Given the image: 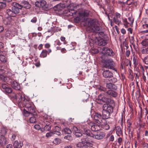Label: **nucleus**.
Instances as JSON below:
<instances>
[{
	"label": "nucleus",
	"mask_w": 148,
	"mask_h": 148,
	"mask_svg": "<svg viewBox=\"0 0 148 148\" xmlns=\"http://www.w3.org/2000/svg\"><path fill=\"white\" fill-rule=\"evenodd\" d=\"M141 58L143 62H144L146 64H148V56L144 57L143 58L141 57Z\"/></svg>",
	"instance_id": "39"
},
{
	"label": "nucleus",
	"mask_w": 148,
	"mask_h": 148,
	"mask_svg": "<svg viewBox=\"0 0 148 148\" xmlns=\"http://www.w3.org/2000/svg\"><path fill=\"white\" fill-rule=\"evenodd\" d=\"M121 33L124 34L126 33V31L125 29L123 28H122L121 29Z\"/></svg>",
	"instance_id": "60"
},
{
	"label": "nucleus",
	"mask_w": 148,
	"mask_h": 148,
	"mask_svg": "<svg viewBox=\"0 0 148 148\" xmlns=\"http://www.w3.org/2000/svg\"><path fill=\"white\" fill-rule=\"evenodd\" d=\"M102 65L103 67L114 70L115 64L113 60L108 58H103L102 57Z\"/></svg>",
	"instance_id": "5"
},
{
	"label": "nucleus",
	"mask_w": 148,
	"mask_h": 148,
	"mask_svg": "<svg viewBox=\"0 0 148 148\" xmlns=\"http://www.w3.org/2000/svg\"><path fill=\"white\" fill-rule=\"evenodd\" d=\"M47 51L45 50H43L40 54V57L42 58H45L47 56Z\"/></svg>",
	"instance_id": "31"
},
{
	"label": "nucleus",
	"mask_w": 148,
	"mask_h": 148,
	"mask_svg": "<svg viewBox=\"0 0 148 148\" xmlns=\"http://www.w3.org/2000/svg\"><path fill=\"white\" fill-rule=\"evenodd\" d=\"M1 90L6 94L11 93L12 91V89L6 84H2L1 85Z\"/></svg>",
	"instance_id": "9"
},
{
	"label": "nucleus",
	"mask_w": 148,
	"mask_h": 148,
	"mask_svg": "<svg viewBox=\"0 0 148 148\" xmlns=\"http://www.w3.org/2000/svg\"><path fill=\"white\" fill-rule=\"evenodd\" d=\"M11 17H8V18H6L3 20V23L6 25H10L11 24Z\"/></svg>",
	"instance_id": "29"
},
{
	"label": "nucleus",
	"mask_w": 148,
	"mask_h": 148,
	"mask_svg": "<svg viewBox=\"0 0 148 148\" xmlns=\"http://www.w3.org/2000/svg\"><path fill=\"white\" fill-rule=\"evenodd\" d=\"M114 54V53L111 49L107 47H102V56L113 57Z\"/></svg>",
	"instance_id": "7"
},
{
	"label": "nucleus",
	"mask_w": 148,
	"mask_h": 148,
	"mask_svg": "<svg viewBox=\"0 0 148 148\" xmlns=\"http://www.w3.org/2000/svg\"><path fill=\"white\" fill-rule=\"evenodd\" d=\"M102 102H105L108 104H112L114 103V100L105 97H102Z\"/></svg>",
	"instance_id": "20"
},
{
	"label": "nucleus",
	"mask_w": 148,
	"mask_h": 148,
	"mask_svg": "<svg viewBox=\"0 0 148 148\" xmlns=\"http://www.w3.org/2000/svg\"><path fill=\"white\" fill-rule=\"evenodd\" d=\"M127 30L129 32H130V34H132V28H128L127 29Z\"/></svg>",
	"instance_id": "64"
},
{
	"label": "nucleus",
	"mask_w": 148,
	"mask_h": 148,
	"mask_svg": "<svg viewBox=\"0 0 148 148\" xmlns=\"http://www.w3.org/2000/svg\"><path fill=\"white\" fill-rule=\"evenodd\" d=\"M61 51L62 53H64L66 52V50L65 48H63L61 49Z\"/></svg>",
	"instance_id": "61"
},
{
	"label": "nucleus",
	"mask_w": 148,
	"mask_h": 148,
	"mask_svg": "<svg viewBox=\"0 0 148 148\" xmlns=\"http://www.w3.org/2000/svg\"><path fill=\"white\" fill-rule=\"evenodd\" d=\"M12 6L15 7L16 8L19 9V10L21 9L22 8V7L21 6V4H19L16 2H13L12 3Z\"/></svg>",
	"instance_id": "30"
},
{
	"label": "nucleus",
	"mask_w": 148,
	"mask_h": 148,
	"mask_svg": "<svg viewBox=\"0 0 148 148\" xmlns=\"http://www.w3.org/2000/svg\"><path fill=\"white\" fill-rule=\"evenodd\" d=\"M67 7V10L64 11V14L67 16H73L75 17V20H76L75 21L77 22L81 20L84 21L85 17L88 16L90 12L89 11L84 10L81 12L77 11L75 10L76 7V5L73 3H71Z\"/></svg>",
	"instance_id": "2"
},
{
	"label": "nucleus",
	"mask_w": 148,
	"mask_h": 148,
	"mask_svg": "<svg viewBox=\"0 0 148 148\" xmlns=\"http://www.w3.org/2000/svg\"><path fill=\"white\" fill-rule=\"evenodd\" d=\"M6 148H13L12 145L11 144H9L6 146Z\"/></svg>",
	"instance_id": "63"
},
{
	"label": "nucleus",
	"mask_w": 148,
	"mask_h": 148,
	"mask_svg": "<svg viewBox=\"0 0 148 148\" xmlns=\"http://www.w3.org/2000/svg\"><path fill=\"white\" fill-rule=\"evenodd\" d=\"M128 20L131 23H133L134 22V20L132 19V17H129L128 18Z\"/></svg>",
	"instance_id": "56"
},
{
	"label": "nucleus",
	"mask_w": 148,
	"mask_h": 148,
	"mask_svg": "<svg viewBox=\"0 0 148 148\" xmlns=\"http://www.w3.org/2000/svg\"><path fill=\"white\" fill-rule=\"evenodd\" d=\"M84 145V144L82 142V141L81 140V142L78 143L77 144V146L78 147H83Z\"/></svg>",
	"instance_id": "46"
},
{
	"label": "nucleus",
	"mask_w": 148,
	"mask_h": 148,
	"mask_svg": "<svg viewBox=\"0 0 148 148\" xmlns=\"http://www.w3.org/2000/svg\"><path fill=\"white\" fill-rule=\"evenodd\" d=\"M102 116L100 114L98 113H96L95 116V118L96 120V122L97 124L96 125H94L93 126H91V129L94 128L95 129H97V126L99 127H102Z\"/></svg>",
	"instance_id": "8"
},
{
	"label": "nucleus",
	"mask_w": 148,
	"mask_h": 148,
	"mask_svg": "<svg viewBox=\"0 0 148 148\" xmlns=\"http://www.w3.org/2000/svg\"><path fill=\"white\" fill-rule=\"evenodd\" d=\"M125 65L126 66H128L129 65L131 67V61L130 60H127V62H126Z\"/></svg>",
	"instance_id": "50"
},
{
	"label": "nucleus",
	"mask_w": 148,
	"mask_h": 148,
	"mask_svg": "<svg viewBox=\"0 0 148 148\" xmlns=\"http://www.w3.org/2000/svg\"><path fill=\"white\" fill-rule=\"evenodd\" d=\"M146 13L147 16L148 17V9L146 10ZM142 27L146 30L144 31L145 32H148V19H145L143 21Z\"/></svg>",
	"instance_id": "10"
},
{
	"label": "nucleus",
	"mask_w": 148,
	"mask_h": 148,
	"mask_svg": "<svg viewBox=\"0 0 148 148\" xmlns=\"http://www.w3.org/2000/svg\"><path fill=\"white\" fill-rule=\"evenodd\" d=\"M73 134L77 137H79L82 135V133L81 130H74Z\"/></svg>",
	"instance_id": "27"
},
{
	"label": "nucleus",
	"mask_w": 148,
	"mask_h": 148,
	"mask_svg": "<svg viewBox=\"0 0 148 148\" xmlns=\"http://www.w3.org/2000/svg\"><path fill=\"white\" fill-rule=\"evenodd\" d=\"M64 7L65 5L64 4L60 3L54 6L53 9L55 11L60 12L61 11Z\"/></svg>",
	"instance_id": "18"
},
{
	"label": "nucleus",
	"mask_w": 148,
	"mask_h": 148,
	"mask_svg": "<svg viewBox=\"0 0 148 148\" xmlns=\"http://www.w3.org/2000/svg\"><path fill=\"white\" fill-rule=\"evenodd\" d=\"M106 86L109 89L116 90L117 88V87L114 84L111 83L107 84Z\"/></svg>",
	"instance_id": "26"
},
{
	"label": "nucleus",
	"mask_w": 148,
	"mask_h": 148,
	"mask_svg": "<svg viewBox=\"0 0 148 148\" xmlns=\"http://www.w3.org/2000/svg\"><path fill=\"white\" fill-rule=\"evenodd\" d=\"M81 140L85 145H86L89 147L92 146L93 144L87 138L82 139Z\"/></svg>",
	"instance_id": "19"
},
{
	"label": "nucleus",
	"mask_w": 148,
	"mask_h": 148,
	"mask_svg": "<svg viewBox=\"0 0 148 148\" xmlns=\"http://www.w3.org/2000/svg\"><path fill=\"white\" fill-rule=\"evenodd\" d=\"M12 97L15 100L19 106L26 108L27 110L24 109L23 112L25 116H27L30 114L35 112L33 103L30 101L28 99L25 98L24 94L21 91H19L17 94H13Z\"/></svg>",
	"instance_id": "1"
},
{
	"label": "nucleus",
	"mask_w": 148,
	"mask_h": 148,
	"mask_svg": "<svg viewBox=\"0 0 148 148\" xmlns=\"http://www.w3.org/2000/svg\"><path fill=\"white\" fill-rule=\"evenodd\" d=\"M74 130H62V131H64L65 134H70Z\"/></svg>",
	"instance_id": "49"
},
{
	"label": "nucleus",
	"mask_w": 148,
	"mask_h": 148,
	"mask_svg": "<svg viewBox=\"0 0 148 148\" xmlns=\"http://www.w3.org/2000/svg\"><path fill=\"white\" fill-rule=\"evenodd\" d=\"M133 61L135 67H138L140 65V61L138 58L137 57H135V56L133 57Z\"/></svg>",
	"instance_id": "24"
},
{
	"label": "nucleus",
	"mask_w": 148,
	"mask_h": 148,
	"mask_svg": "<svg viewBox=\"0 0 148 148\" xmlns=\"http://www.w3.org/2000/svg\"><path fill=\"white\" fill-rule=\"evenodd\" d=\"M127 130H130L131 128L132 122L130 120H128L127 121Z\"/></svg>",
	"instance_id": "34"
},
{
	"label": "nucleus",
	"mask_w": 148,
	"mask_h": 148,
	"mask_svg": "<svg viewBox=\"0 0 148 148\" xmlns=\"http://www.w3.org/2000/svg\"><path fill=\"white\" fill-rule=\"evenodd\" d=\"M102 91L106 92L107 95L114 97H116L118 94L117 93L114 91L112 90L106 91V88L103 87H102Z\"/></svg>",
	"instance_id": "13"
},
{
	"label": "nucleus",
	"mask_w": 148,
	"mask_h": 148,
	"mask_svg": "<svg viewBox=\"0 0 148 148\" xmlns=\"http://www.w3.org/2000/svg\"><path fill=\"white\" fill-rule=\"evenodd\" d=\"M51 127L50 125H48L45 126L44 130H51Z\"/></svg>",
	"instance_id": "54"
},
{
	"label": "nucleus",
	"mask_w": 148,
	"mask_h": 148,
	"mask_svg": "<svg viewBox=\"0 0 148 148\" xmlns=\"http://www.w3.org/2000/svg\"><path fill=\"white\" fill-rule=\"evenodd\" d=\"M141 44L143 46H148V40L145 39L142 41Z\"/></svg>",
	"instance_id": "33"
},
{
	"label": "nucleus",
	"mask_w": 148,
	"mask_h": 148,
	"mask_svg": "<svg viewBox=\"0 0 148 148\" xmlns=\"http://www.w3.org/2000/svg\"><path fill=\"white\" fill-rule=\"evenodd\" d=\"M130 42L131 44L130 46L131 47V45H132L133 46L134 49L136 50H137L138 44V41H136L134 39V36H132L130 38Z\"/></svg>",
	"instance_id": "11"
},
{
	"label": "nucleus",
	"mask_w": 148,
	"mask_h": 148,
	"mask_svg": "<svg viewBox=\"0 0 148 148\" xmlns=\"http://www.w3.org/2000/svg\"><path fill=\"white\" fill-rule=\"evenodd\" d=\"M61 143V140L59 138H55L53 141V144L57 145Z\"/></svg>",
	"instance_id": "32"
},
{
	"label": "nucleus",
	"mask_w": 148,
	"mask_h": 148,
	"mask_svg": "<svg viewBox=\"0 0 148 148\" xmlns=\"http://www.w3.org/2000/svg\"><path fill=\"white\" fill-rule=\"evenodd\" d=\"M129 131V134L130 137H132L133 136V130H128Z\"/></svg>",
	"instance_id": "55"
},
{
	"label": "nucleus",
	"mask_w": 148,
	"mask_h": 148,
	"mask_svg": "<svg viewBox=\"0 0 148 148\" xmlns=\"http://www.w3.org/2000/svg\"><path fill=\"white\" fill-rule=\"evenodd\" d=\"M91 131L92 132H91L90 130H86L83 134L97 139H101L102 136L98 132H97L96 134V131L94 130H91Z\"/></svg>",
	"instance_id": "6"
},
{
	"label": "nucleus",
	"mask_w": 148,
	"mask_h": 148,
	"mask_svg": "<svg viewBox=\"0 0 148 148\" xmlns=\"http://www.w3.org/2000/svg\"><path fill=\"white\" fill-rule=\"evenodd\" d=\"M54 135L53 131L52 132H49L47 133L46 135V136L47 137H49L50 136H52Z\"/></svg>",
	"instance_id": "43"
},
{
	"label": "nucleus",
	"mask_w": 148,
	"mask_h": 148,
	"mask_svg": "<svg viewBox=\"0 0 148 148\" xmlns=\"http://www.w3.org/2000/svg\"><path fill=\"white\" fill-rule=\"evenodd\" d=\"M90 29L91 32L99 33L100 28L99 26L97 25L96 23H93L91 25Z\"/></svg>",
	"instance_id": "17"
},
{
	"label": "nucleus",
	"mask_w": 148,
	"mask_h": 148,
	"mask_svg": "<svg viewBox=\"0 0 148 148\" xmlns=\"http://www.w3.org/2000/svg\"><path fill=\"white\" fill-rule=\"evenodd\" d=\"M64 138L69 141H71L73 139V138L71 136L67 135L64 137Z\"/></svg>",
	"instance_id": "36"
},
{
	"label": "nucleus",
	"mask_w": 148,
	"mask_h": 148,
	"mask_svg": "<svg viewBox=\"0 0 148 148\" xmlns=\"http://www.w3.org/2000/svg\"><path fill=\"white\" fill-rule=\"evenodd\" d=\"M0 60L2 62H4L6 61V59L5 56H4L0 55Z\"/></svg>",
	"instance_id": "41"
},
{
	"label": "nucleus",
	"mask_w": 148,
	"mask_h": 148,
	"mask_svg": "<svg viewBox=\"0 0 148 148\" xmlns=\"http://www.w3.org/2000/svg\"><path fill=\"white\" fill-rule=\"evenodd\" d=\"M12 10H13L14 12L15 13L16 15V13H18L19 12L20 10L15 7L12 6Z\"/></svg>",
	"instance_id": "35"
},
{
	"label": "nucleus",
	"mask_w": 148,
	"mask_h": 148,
	"mask_svg": "<svg viewBox=\"0 0 148 148\" xmlns=\"http://www.w3.org/2000/svg\"><path fill=\"white\" fill-rule=\"evenodd\" d=\"M71 129L72 130H78V128H77V127L75 126H74L73 125L71 126Z\"/></svg>",
	"instance_id": "59"
},
{
	"label": "nucleus",
	"mask_w": 148,
	"mask_h": 148,
	"mask_svg": "<svg viewBox=\"0 0 148 148\" xmlns=\"http://www.w3.org/2000/svg\"><path fill=\"white\" fill-rule=\"evenodd\" d=\"M50 47V45L49 43H46L45 45V47L46 48H49Z\"/></svg>",
	"instance_id": "62"
},
{
	"label": "nucleus",
	"mask_w": 148,
	"mask_h": 148,
	"mask_svg": "<svg viewBox=\"0 0 148 148\" xmlns=\"http://www.w3.org/2000/svg\"><path fill=\"white\" fill-rule=\"evenodd\" d=\"M41 2V0H39L36 2L35 3V5L36 6L39 8H40Z\"/></svg>",
	"instance_id": "48"
},
{
	"label": "nucleus",
	"mask_w": 148,
	"mask_h": 148,
	"mask_svg": "<svg viewBox=\"0 0 148 148\" xmlns=\"http://www.w3.org/2000/svg\"><path fill=\"white\" fill-rule=\"evenodd\" d=\"M115 17L113 18V21L116 24L119 25L121 23L120 16L121 15L117 12L115 13Z\"/></svg>",
	"instance_id": "14"
},
{
	"label": "nucleus",
	"mask_w": 148,
	"mask_h": 148,
	"mask_svg": "<svg viewBox=\"0 0 148 148\" xmlns=\"http://www.w3.org/2000/svg\"><path fill=\"white\" fill-rule=\"evenodd\" d=\"M53 132L54 134H56L57 135L59 136L61 134V133L60 132H59L58 131L56 130L53 131Z\"/></svg>",
	"instance_id": "51"
},
{
	"label": "nucleus",
	"mask_w": 148,
	"mask_h": 148,
	"mask_svg": "<svg viewBox=\"0 0 148 148\" xmlns=\"http://www.w3.org/2000/svg\"><path fill=\"white\" fill-rule=\"evenodd\" d=\"M6 4L5 3L0 2V10L3 8L5 7Z\"/></svg>",
	"instance_id": "45"
},
{
	"label": "nucleus",
	"mask_w": 148,
	"mask_h": 148,
	"mask_svg": "<svg viewBox=\"0 0 148 148\" xmlns=\"http://www.w3.org/2000/svg\"><path fill=\"white\" fill-rule=\"evenodd\" d=\"M23 145V143L21 142H19L17 140L14 141L13 144L14 148H21Z\"/></svg>",
	"instance_id": "23"
},
{
	"label": "nucleus",
	"mask_w": 148,
	"mask_h": 148,
	"mask_svg": "<svg viewBox=\"0 0 148 148\" xmlns=\"http://www.w3.org/2000/svg\"><path fill=\"white\" fill-rule=\"evenodd\" d=\"M102 75L105 78H109L108 79L109 81L112 80L110 78L113 76V74L109 70H104L102 73Z\"/></svg>",
	"instance_id": "16"
},
{
	"label": "nucleus",
	"mask_w": 148,
	"mask_h": 148,
	"mask_svg": "<svg viewBox=\"0 0 148 148\" xmlns=\"http://www.w3.org/2000/svg\"><path fill=\"white\" fill-rule=\"evenodd\" d=\"M14 33L12 32L10 30H7L5 32V36L9 39H11L14 36Z\"/></svg>",
	"instance_id": "22"
},
{
	"label": "nucleus",
	"mask_w": 148,
	"mask_h": 148,
	"mask_svg": "<svg viewBox=\"0 0 148 148\" xmlns=\"http://www.w3.org/2000/svg\"><path fill=\"white\" fill-rule=\"evenodd\" d=\"M109 38L107 35L104 34L102 31V47H106L105 46L108 44Z\"/></svg>",
	"instance_id": "15"
},
{
	"label": "nucleus",
	"mask_w": 148,
	"mask_h": 148,
	"mask_svg": "<svg viewBox=\"0 0 148 148\" xmlns=\"http://www.w3.org/2000/svg\"><path fill=\"white\" fill-rule=\"evenodd\" d=\"M34 128L36 130H40V126L38 125V124H36L34 126Z\"/></svg>",
	"instance_id": "52"
},
{
	"label": "nucleus",
	"mask_w": 148,
	"mask_h": 148,
	"mask_svg": "<svg viewBox=\"0 0 148 148\" xmlns=\"http://www.w3.org/2000/svg\"><path fill=\"white\" fill-rule=\"evenodd\" d=\"M125 119H123V116L122 114L121 117L118 121V125L115 127V130H122L123 129V123L125 122Z\"/></svg>",
	"instance_id": "12"
},
{
	"label": "nucleus",
	"mask_w": 148,
	"mask_h": 148,
	"mask_svg": "<svg viewBox=\"0 0 148 148\" xmlns=\"http://www.w3.org/2000/svg\"><path fill=\"white\" fill-rule=\"evenodd\" d=\"M7 14L10 17L15 16H16L15 13L14 12L13 10L10 9L7 10L6 11Z\"/></svg>",
	"instance_id": "28"
},
{
	"label": "nucleus",
	"mask_w": 148,
	"mask_h": 148,
	"mask_svg": "<svg viewBox=\"0 0 148 148\" xmlns=\"http://www.w3.org/2000/svg\"><path fill=\"white\" fill-rule=\"evenodd\" d=\"M133 0H127L125 2V3L128 5H132L133 6Z\"/></svg>",
	"instance_id": "37"
},
{
	"label": "nucleus",
	"mask_w": 148,
	"mask_h": 148,
	"mask_svg": "<svg viewBox=\"0 0 148 148\" xmlns=\"http://www.w3.org/2000/svg\"><path fill=\"white\" fill-rule=\"evenodd\" d=\"M37 21V19L35 17H34L31 20V22L33 23H36Z\"/></svg>",
	"instance_id": "58"
},
{
	"label": "nucleus",
	"mask_w": 148,
	"mask_h": 148,
	"mask_svg": "<svg viewBox=\"0 0 148 148\" xmlns=\"http://www.w3.org/2000/svg\"><path fill=\"white\" fill-rule=\"evenodd\" d=\"M130 54V51L129 49H127L126 52V55L127 57H129Z\"/></svg>",
	"instance_id": "53"
},
{
	"label": "nucleus",
	"mask_w": 148,
	"mask_h": 148,
	"mask_svg": "<svg viewBox=\"0 0 148 148\" xmlns=\"http://www.w3.org/2000/svg\"><path fill=\"white\" fill-rule=\"evenodd\" d=\"M29 121L30 123H34L36 121V118L34 117H31L29 119Z\"/></svg>",
	"instance_id": "42"
},
{
	"label": "nucleus",
	"mask_w": 148,
	"mask_h": 148,
	"mask_svg": "<svg viewBox=\"0 0 148 148\" xmlns=\"http://www.w3.org/2000/svg\"><path fill=\"white\" fill-rule=\"evenodd\" d=\"M102 105V119H107L109 117L110 113L113 112V108L111 105L107 103Z\"/></svg>",
	"instance_id": "4"
},
{
	"label": "nucleus",
	"mask_w": 148,
	"mask_h": 148,
	"mask_svg": "<svg viewBox=\"0 0 148 148\" xmlns=\"http://www.w3.org/2000/svg\"><path fill=\"white\" fill-rule=\"evenodd\" d=\"M141 0H133V6H136L139 3Z\"/></svg>",
	"instance_id": "40"
},
{
	"label": "nucleus",
	"mask_w": 148,
	"mask_h": 148,
	"mask_svg": "<svg viewBox=\"0 0 148 148\" xmlns=\"http://www.w3.org/2000/svg\"><path fill=\"white\" fill-rule=\"evenodd\" d=\"M4 73L5 71L4 70L0 69V79L10 85L14 89L20 90V86L16 81L14 75L8 73L6 75L3 74Z\"/></svg>",
	"instance_id": "3"
},
{
	"label": "nucleus",
	"mask_w": 148,
	"mask_h": 148,
	"mask_svg": "<svg viewBox=\"0 0 148 148\" xmlns=\"http://www.w3.org/2000/svg\"><path fill=\"white\" fill-rule=\"evenodd\" d=\"M6 138L3 136H1L0 137V145L3 146L6 143Z\"/></svg>",
	"instance_id": "25"
},
{
	"label": "nucleus",
	"mask_w": 148,
	"mask_h": 148,
	"mask_svg": "<svg viewBox=\"0 0 148 148\" xmlns=\"http://www.w3.org/2000/svg\"><path fill=\"white\" fill-rule=\"evenodd\" d=\"M46 2L44 0H41L40 7H43L46 5Z\"/></svg>",
	"instance_id": "47"
},
{
	"label": "nucleus",
	"mask_w": 148,
	"mask_h": 148,
	"mask_svg": "<svg viewBox=\"0 0 148 148\" xmlns=\"http://www.w3.org/2000/svg\"><path fill=\"white\" fill-rule=\"evenodd\" d=\"M114 137L113 135H111L109 139V140L110 141H114Z\"/></svg>",
	"instance_id": "57"
},
{
	"label": "nucleus",
	"mask_w": 148,
	"mask_h": 148,
	"mask_svg": "<svg viewBox=\"0 0 148 148\" xmlns=\"http://www.w3.org/2000/svg\"><path fill=\"white\" fill-rule=\"evenodd\" d=\"M102 128L104 130H109L110 128V127L108 125L106 124H105L104 125H102Z\"/></svg>",
	"instance_id": "44"
},
{
	"label": "nucleus",
	"mask_w": 148,
	"mask_h": 148,
	"mask_svg": "<svg viewBox=\"0 0 148 148\" xmlns=\"http://www.w3.org/2000/svg\"><path fill=\"white\" fill-rule=\"evenodd\" d=\"M97 102L99 104H101L102 103V97L101 94L98 97V98L96 99Z\"/></svg>",
	"instance_id": "38"
},
{
	"label": "nucleus",
	"mask_w": 148,
	"mask_h": 148,
	"mask_svg": "<svg viewBox=\"0 0 148 148\" xmlns=\"http://www.w3.org/2000/svg\"><path fill=\"white\" fill-rule=\"evenodd\" d=\"M21 4L22 7L26 9L29 8L31 7L29 2L27 1H22L21 2Z\"/></svg>",
	"instance_id": "21"
}]
</instances>
